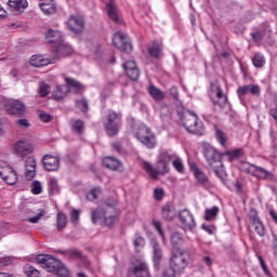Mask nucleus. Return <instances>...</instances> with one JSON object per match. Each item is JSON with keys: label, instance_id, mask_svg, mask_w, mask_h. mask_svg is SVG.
<instances>
[{"label": "nucleus", "instance_id": "obj_1", "mask_svg": "<svg viewBox=\"0 0 277 277\" xmlns=\"http://www.w3.org/2000/svg\"><path fill=\"white\" fill-rule=\"evenodd\" d=\"M203 155L207 160L210 170L216 174L219 179L224 183L226 179V173L224 172V162H222V157H227L228 161H234V159H239L242 157L243 149H234L226 153H219L213 146L206 144L203 146Z\"/></svg>", "mask_w": 277, "mask_h": 277}, {"label": "nucleus", "instance_id": "obj_2", "mask_svg": "<svg viewBox=\"0 0 277 277\" xmlns=\"http://www.w3.org/2000/svg\"><path fill=\"white\" fill-rule=\"evenodd\" d=\"M176 159V154L170 153L168 150H161L158 156V169L154 168L149 162H143V168L149 176L154 180L159 179V174H168L170 172L169 163H172Z\"/></svg>", "mask_w": 277, "mask_h": 277}, {"label": "nucleus", "instance_id": "obj_3", "mask_svg": "<svg viewBox=\"0 0 277 277\" xmlns=\"http://www.w3.org/2000/svg\"><path fill=\"white\" fill-rule=\"evenodd\" d=\"M36 261L39 263V265H41V267H43V269L50 272V274H54L55 276L60 277L70 276V271L66 268L64 263L52 255L39 254L36 258Z\"/></svg>", "mask_w": 277, "mask_h": 277}, {"label": "nucleus", "instance_id": "obj_4", "mask_svg": "<svg viewBox=\"0 0 277 277\" xmlns=\"http://www.w3.org/2000/svg\"><path fill=\"white\" fill-rule=\"evenodd\" d=\"M45 42L54 48V52L58 57L68 56V45L64 43V34L62 31L48 29Z\"/></svg>", "mask_w": 277, "mask_h": 277}, {"label": "nucleus", "instance_id": "obj_5", "mask_svg": "<svg viewBox=\"0 0 277 277\" xmlns=\"http://www.w3.org/2000/svg\"><path fill=\"white\" fill-rule=\"evenodd\" d=\"M122 124V115L114 110H108L105 121L104 129L109 137L116 136L120 133V126Z\"/></svg>", "mask_w": 277, "mask_h": 277}, {"label": "nucleus", "instance_id": "obj_6", "mask_svg": "<svg viewBox=\"0 0 277 277\" xmlns=\"http://www.w3.org/2000/svg\"><path fill=\"white\" fill-rule=\"evenodd\" d=\"M182 122L188 133H194L195 135H202L205 133V127L202 122L198 121V115L194 114V111L183 115Z\"/></svg>", "mask_w": 277, "mask_h": 277}, {"label": "nucleus", "instance_id": "obj_7", "mask_svg": "<svg viewBox=\"0 0 277 277\" xmlns=\"http://www.w3.org/2000/svg\"><path fill=\"white\" fill-rule=\"evenodd\" d=\"M116 202L107 203L104 208V211L95 210L92 212V222L97 224L100 220H105L106 226H111L116 220Z\"/></svg>", "mask_w": 277, "mask_h": 277}, {"label": "nucleus", "instance_id": "obj_8", "mask_svg": "<svg viewBox=\"0 0 277 277\" xmlns=\"http://www.w3.org/2000/svg\"><path fill=\"white\" fill-rule=\"evenodd\" d=\"M135 137L143 146H146V148H155V146H157V136L153 133V130L146 126L138 127Z\"/></svg>", "mask_w": 277, "mask_h": 277}, {"label": "nucleus", "instance_id": "obj_9", "mask_svg": "<svg viewBox=\"0 0 277 277\" xmlns=\"http://www.w3.org/2000/svg\"><path fill=\"white\" fill-rule=\"evenodd\" d=\"M114 45L121 51V53L133 52V41L123 31H117L113 37Z\"/></svg>", "mask_w": 277, "mask_h": 277}, {"label": "nucleus", "instance_id": "obj_10", "mask_svg": "<svg viewBox=\"0 0 277 277\" xmlns=\"http://www.w3.org/2000/svg\"><path fill=\"white\" fill-rule=\"evenodd\" d=\"M189 262H187V258L185 256V250H180L179 253H173L170 259V268L174 274H181Z\"/></svg>", "mask_w": 277, "mask_h": 277}, {"label": "nucleus", "instance_id": "obj_11", "mask_svg": "<svg viewBox=\"0 0 277 277\" xmlns=\"http://www.w3.org/2000/svg\"><path fill=\"white\" fill-rule=\"evenodd\" d=\"M210 97L212 98L214 107L224 109L226 105H228V97H226V94L222 91V87L217 84L211 85Z\"/></svg>", "mask_w": 277, "mask_h": 277}, {"label": "nucleus", "instance_id": "obj_12", "mask_svg": "<svg viewBox=\"0 0 277 277\" xmlns=\"http://www.w3.org/2000/svg\"><path fill=\"white\" fill-rule=\"evenodd\" d=\"M238 98L241 105H246V98L243 96L251 94V96H261V87L258 84H247L237 89Z\"/></svg>", "mask_w": 277, "mask_h": 277}, {"label": "nucleus", "instance_id": "obj_13", "mask_svg": "<svg viewBox=\"0 0 277 277\" xmlns=\"http://www.w3.org/2000/svg\"><path fill=\"white\" fill-rule=\"evenodd\" d=\"M179 220L183 230H193L196 228V220L188 209H183L179 212Z\"/></svg>", "mask_w": 277, "mask_h": 277}, {"label": "nucleus", "instance_id": "obj_14", "mask_svg": "<svg viewBox=\"0 0 277 277\" xmlns=\"http://www.w3.org/2000/svg\"><path fill=\"white\" fill-rule=\"evenodd\" d=\"M129 274L133 277H150L148 264L144 261H137L136 263H133L129 269Z\"/></svg>", "mask_w": 277, "mask_h": 277}, {"label": "nucleus", "instance_id": "obj_15", "mask_svg": "<svg viewBox=\"0 0 277 277\" xmlns=\"http://www.w3.org/2000/svg\"><path fill=\"white\" fill-rule=\"evenodd\" d=\"M34 153V145H31L27 141H17L15 143V155H17L21 159L27 157V155H31Z\"/></svg>", "mask_w": 277, "mask_h": 277}, {"label": "nucleus", "instance_id": "obj_16", "mask_svg": "<svg viewBox=\"0 0 277 277\" xmlns=\"http://www.w3.org/2000/svg\"><path fill=\"white\" fill-rule=\"evenodd\" d=\"M44 170L48 172H57L60 170V158L53 155H44L42 157Z\"/></svg>", "mask_w": 277, "mask_h": 277}, {"label": "nucleus", "instance_id": "obj_17", "mask_svg": "<svg viewBox=\"0 0 277 277\" xmlns=\"http://www.w3.org/2000/svg\"><path fill=\"white\" fill-rule=\"evenodd\" d=\"M70 21L72 23L70 30L76 36H79L85 31V17L82 15H75L70 17Z\"/></svg>", "mask_w": 277, "mask_h": 277}, {"label": "nucleus", "instance_id": "obj_18", "mask_svg": "<svg viewBox=\"0 0 277 277\" xmlns=\"http://www.w3.org/2000/svg\"><path fill=\"white\" fill-rule=\"evenodd\" d=\"M122 67L131 81H137L140 79V69L134 61H127L122 64Z\"/></svg>", "mask_w": 277, "mask_h": 277}, {"label": "nucleus", "instance_id": "obj_19", "mask_svg": "<svg viewBox=\"0 0 277 277\" xmlns=\"http://www.w3.org/2000/svg\"><path fill=\"white\" fill-rule=\"evenodd\" d=\"M65 81L67 84L57 85L56 90L53 91V96L56 101H63L70 92V78H66Z\"/></svg>", "mask_w": 277, "mask_h": 277}, {"label": "nucleus", "instance_id": "obj_20", "mask_svg": "<svg viewBox=\"0 0 277 277\" xmlns=\"http://www.w3.org/2000/svg\"><path fill=\"white\" fill-rule=\"evenodd\" d=\"M30 66H34L35 68H42L44 66H49V64H53V61H51L48 57H44L40 54H34L29 58Z\"/></svg>", "mask_w": 277, "mask_h": 277}, {"label": "nucleus", "instance_id": "obj_21", "mask_svg": "<svg viewBox=\"0 0 277 277\" xmlns=\"http://www.w3.org/2000/svg\"><path fill=\"white\" fill-rule=\"evenodd\" d=\"M106 12L110 21H114V23H120V12L118 11V6H116V2L114 0H109V2L106 3Z\"/></svg>", "mask_w": 277, "mask_h": 277}, {"label": "nucleus", "instance_id": "obj_22", "mask_svg": "<svg viewBox=\"0 0 277 277\" xmlns=\"http://www.w3.org/2000/svg\"><path fill=\"white\" fill-rule=\"evenodd\" d=\"M36 176V159L28 157L25 162V179L31 181Z\"/></svg>", "mask_w": 277, "mask_h": 277}, {"label": "nucleus", "instance_id": "obj_23", "mask_svg": "<svg viewBox=\"0 0 277 277\" xmlns=\"http://www.w3.org/2000/svg\"><path fill=\"white\" fill-rule=\"evenodd\" d=\"M39 8L45 16H51V14H55L57 6L53 0H43L39 3Z\"/></svg>", "mask_w": 277, "mask_h": 277}, {"label": "nucleus", "instance_id": "obj_24", "mask_svg": "<svg viewBox=\"0 0 277 277\" xmlns=\"http://www.w3.org/2000/svg\"><path fill=\"white\" fill-rule=\"evenodd\" d=\"M11 116H23L25 114V104L18 101H12L8 107Z\"/></svg>", "mask_w": 277, "mask_h": 277}, {"label": "nucleus", "instance_id": "obj_25", "mask_svg": "<svg viewBox=\"0 0 277 277\" xmlns=\"http://www.w3.org/2000/svg\"><path fill=\"white\" fill-rule=\"evenodd\" d=\"M102 163H103V166H105V168H108V170L118 171V170H121V168H122V162L111 156L105 157L102 160Z\"/></svg>", "mask_w": 277, "mask_h": 277}, {"label": "nucleus", "instance_id": "obj_26", "mask_svg": "<svg viewBox=\"0 0 277 277\" xmlns=\"http://www.w3.org/2000/svg\"><path fill=\"white\" fill-rule=\"evenodd\" d=\"M150 246L153 248L154 263L155 265H159V263H161V260L163 259V252L161 251V247L159 246V242H157L156 239H151Z\"/></svg>", "mask_w": 277, "mask_h": 277}, {"label": "nucleus", "instance_id": "obj_27", "mask_svg": "<svg viewBox=\"0 0 277 277\" xmlns=\"http://www.w3.org/2000/svg\"><path fill=\"white\" fill-rule=\"evenodd\" d=\"M162 217L167 222H172L176 217V208H174V205L167 203L162 207Z\"/></svg>", "mask_w": 277, "mask_h": 277}, {"label": "nucleus", "instance_id": "obj_28", "mask_svg": "<svg viewBox=\"0 0 277 277\" xmlns=\"http://www.w3.org/2000/svg\"><path fill=\"white\" fill-rule=\"evenodd\" d=\"M247 172L249 174H252V176H256L258 179H265V177H267V172L265 171V169H263L261 167H256L254 164H249L247 167Z\"/></svg>", "mask_w": 277, "mask_h": 277}, {"label": "nucleus", "instance_id": "obj_29", "mask_svg": "<svg viewBox=\"0 0 277 277\" xmlns=\"http://www.w3.org/2000/svg\"><path fill=\"white\" fill-rule=\"evenodd\" d=\"M2 181H4L6 185H16L18 175H16V171H14V169L11 167V169L6 171L4 175H2Z\"/></svg>", "mask_w": 277, "mask_h": 277}, {"label": "nucleus", "instance_id": "obj_30", "mask_svg": "<svg viewBox=\"0 0 277 277\" xmlns=\"http://www.w3.org/2000/svg\"><path fill=\"white\" fill-rule=\"evenodd\" d=\"M71 132L74 135H83V133H85V122L81 119L74 120L71 124Z\"/></svg>", "mask_w": 277, "mask_h": 277}, {"label": "nucleus", "instance_id": "obj_31", "mask_svg": "<svg viewBox=\"0 0 277 277\" xmlns=\"http://www.w3.org/2000/svg\"><path fill=\"white\" fill-rule=\"evenodd\" d=\"M85 92V85L79 80L70 79V94H83Z\"/></svg>", "mask_w": 277, "mask_h": 277}, {"label": "nucleus", "instance_id": "obj_32", "mask_svg": "<svg viewBox=\"0 0 277 277\" xmlns=\"http://www.w3.org/2000/svg\"><path fill=\"white\" fill-rule=\"evenodd\" d=\"M8 5L13 8L15 12H25L27 9V0H9Z\"/></svg>", "mask_w": 277, "mask_h": 277}, {"label": "nucleus", "instance_id": "obj_33", "mask_svg": "<svg viewBox=\"0 0 277 277\" xmlns=\"http://www.w3.org/2000/svg\"><path fill=\"white\" fill-rule=\"evenodd\" d=\"M148 92H149L151 98H154V101H163V98H166V93H163V91H161V89H159L155 85H149Z\"/></svg>", "mask_w": 277, "mask_h": 277}, {"label": "nucleus", "instance_id": "obj_34", "mask_svg": "<svg viewBox=\"0 0 277 277\" xmlns=\"http://www.w3.org/2000/svg\"><path fill=\"white\" fill-rule=\"evenodd\" d=\"M192 170L194 172V176L197 179L198 183H201V185H205L209 181V177L202 172L198 167L192 166Z\"/></svg>", "mask_w": 277, "mask_h": 277}, {"label": "nucleus", "instance_id": "obj_35", "mask_svg": "<svg viewBox=\"0 0 277 277\" xmlns=\"http://www.w3.org/2000/svg\"><path fill=\"white\" fill-rule=\"evenodd\" d=\"M161 51H163V47L159 42H154L153 47L148 49L149 55L155 58L161 57Z\"/></svg>", "mask_w": 277, "mask_h": 277}, {"label": "nucleus", "instance_id": "obj_36", "mask_svg": "<svg viewBox=\"0 0 277 277\" xmlns=\"http://www.w3.org/2000/svg\"><path fill=\"white\" fill-rule=\"evenodd\" d=\"M185 239L183 238V234L176 232L171 235V243L173 248H179V246H183Z\"/></svg>", "mask_w": 277, "mask_h": 277}, {"label": "nucleus", "instance_id": "obj_37", "mask_svg": "<svg viewBox=\"0 0 277 277\" xmlns=\"http://www.w3.org/2000/svg\"><path fill=\"white\" fill-rule=\"evenodd\" d=\"M253 224L255 226V230L260 237H265V225L261 222V219L258 216L253 217Z\"/></svg>", "mask_w": 277, "mask_h": 277}, {"label": "nucleus", "instance_id": "obj_38", "mask_svg": "<svg viewBox=\"0 0 277 277\" xmlns=\"http://www.w3.org/2000/svg\"><path fill=\"white\" fill-rule=\"evenodd\" d=\"M252 63L255 68H263L265 66V56L261 53H255L252 57Z\"/></svg>", "mask_w": 277, "mask_h": 277}, {"label": "nucleus", "instance_id": "obj_39", "mask_svg": "<svg viewBox=\"0 0 277 277\" xmlns=\"http://www.w3.org/2000/svg\"><path fill=\"white\" fill-rule=\"evenodd\" d=\"M77 109H80L82 114H87L90 109V105L88 104V100L85 97L79 98L75 101Z\"/></svg>", "mask_w": 277, "mask_h": 277}, {"label": "nucleus", "instance_id": "obj_40", "mask_svg": "<svg viewBox=\"0 0 277 277\" xmlns=\"http://www.w3.org/2000/svg\"><path fill=\"white\" fill-rule=\"evenodd\" d=\"M217 213H220V208L214 206L211 209L206 210L205 220H207V222H211V220H215L217 217Z\"/></svg>", "mask_w": 277, "mask_h": 277}, {"label": "nucleus", "instance_id": "obj_41", "mask_svg": "<svg viewBox=\"0 0 277 277\" xmlns=\"http://www.w3.org/2000/svg\"><path fill=\"white\" fill-rule=\"evenodd\" d=\"M47 214V211L44 209H39L35 216L28 217V222L30 224H38L40 220H42V216Z\"/></svg>", "mask_w": 277, "mask_h": 277}, {"label": "nucleus", "instance_id": "obj_42", "mask_svg": "<svg viewBox=\"0 0 277 277\" xmlns=\"http://www.w3.org/2000/svg\"><path fill=\"white\" fill-rule=\"evenodd\" d=\"M24 272L27 277H40V271H38L36 267L31 265H26L24 267Z\"/></svg>", "mask_w": 277, "mask_h": 277}, {"label": "nucleus", "instance_id": "obj_43", "mask_svg": "<svg viewBox=\"0 0 277 277\" xmlns=\"http://www.w3.org/2000/svg\"><path fill=\"white\" fill-rule=\"evenodd\" d=\"M50 90H51V87H49L48 83H45V82H40L39 83L38 92H39V96H41V98H44L45 96H49Z\"/></svg>", "mask_w": 277, "mask_h": 277}, {"label": "nucleus", "instance_id": "obj_44", "mask_svg": "<svg viewBox=\"0 0 277 277\" xmlns=\"http://www.w3.org/2000/svg\"><path fill=\"white\" fill-rule=\"evenodd\" d=\"M49 189L51 194H57L60 192V184L57 183V179L55 177L49 179Z\"/></svg>", "mask_w": 277, "mask_h": 277}, {"label": "nucleus", "instance_id": "obj_45", "mask_svg": "<svg viewBox=\"0 0 277 277\" xmlns=\"http://www.w3.org/2000/svg\"><path fill=\"white\" fill-rule=\"evenodd\" d=\"M173 168L180 172V174H183L185 172V166H183V160L179 158V156H175V159H173Z\"/></svg>", "mask_w": 277, "mask_h": 277}, {"label": "nucleus", "instance_id": "obj_46", "mask_svg": "<svg viewBox=\"0 0 277 277\" xmlns=\"http://www.w3.org/2000/svg\"><path fill=\"white\" fill-rule=\"evenodd\" d=\"M31 194H42V183L40 181H34L30 185Z\"/></svg>", "mask_w": 277, "mask_h": 277}, {"label": "nucleus", "instance_id": "obj_47", "mask_svg": "<svg viewBox=\"0 0 277 277\" xmlns=\"http://www.w3.org/2000/svg\"><path fill=\"white\" fill-rule=\"evenodd\" d=\"M216 140L221 144V146L226 147V134L222 130H216Z\"/></svg>", "mask_w": 277, "mask_h": 277}, {"label": "nucleus", "instance_id": "obj_48", "mask_svg": "<svg viewBox=\"0 0 277 277\" xmlns=\"http://www.w3.org/2000/svg\"><path fill=\"white\" fill-rule=\"evenodd\" d=\"M12 167H10V164H8V162L0 160V177L2 179L3 176H5V174L8 173V171Z\"/></svg>", "mask_w": 277, "mask_h": 277}, {"label": "nucleus", "instance_id": "obj_49", "mask_svg": "<svg viewBox=\"0 0 277 277\" xmlns=\"http://www.w3.org/2000/svg\"><path fill=\"white\" fill-rule=\"evenodd\" d=\"M67 222H66V214L64 213H58L57 216V228H64V226H66Z\"/></svg>", "mask_w": 277, "mask_h": 277}, {"label": "nucleus", "instance_id": "obj_50", "mask_svg": "<svg viewBox=\"0 0 277 277\" xmlns=\"http://www.w3.org/2000/svg\"><path fill=\"white\" fill-rule=\"evenodd\" d=\"M144 246H146V240L144 239V237H137L134 240V248L136 250H142V248H144Z\"/></svg>", "mask_w": 277, "mask_h": 277}, {"label": "nucleus", "instance_id": "obj_51", "mask_svg": "<svg viewBox=\"0 0 277 277\" xmlns=\"http://www.w3.org/2000/svg\"><path fill=\"white\" fill-rule=\"evenodd\" d=\"M98 194H101V190L97 188H94L87 194V199L91 201L96 200V198H98Z\"/></svg>", "mask_w": 277, "mask_h": 277}, {"label": "nucleus", "instance_id": "obj_52", "mask_svg": "<svg viewBox=\"0 0 277 277\" xmlns=\"http://www.w3.org/2000/svg\"><path fill=\"white\" fill-rule=\"evenodd\" d=\"M39 118L42 122H51L53 120V117L44 111L39 113Z\"/></svg>", "mask_w": 277, "mask_h": 277}, {"label": "nucleus", "instance_id": "obj_53", "mask_svg": "<svg viewBox=\"0 0 277 277\" xmlns=\"http://www.w3.org/2000/svg\"><path fill=\"white\" fill-rule=\"evenodd\" d=\"M15 124L22 127V129H29V121L27 119H17Z\"/></svg>", "mask_w": 277, "mask_h": 277}, {"label": "nucleus", "instance_id": "obj_54", "mask_svg": "<svg viewBox=\"0 0 277 277\" xmlns=\"http://www.w3.org/2000/svg\"><path fill=\"white\" fill-rule=\"evenodd\" d=\"M154 198H155L156 200H163V189H161V188H156V189L154 190Z\"/></svg>", "mask_w": 277, "mask_h": 277}, {"label": "nucleus", "instance_id": "obj_55", "mask_svg": "<svg viewBox=\"0 0 277 277\" xmlns=\"http://www.w3.org/2000/svg\"><path fill=\"white\" fill-rule=\"evenodd\" d=\"M70 256L71 259H83V254L79 251V249H71Z\"/></svg>", "mask_w": 277, "mask_h": 277}, {"label": "nucleus", "instance_id": "obj_56", "mask_svg": "<svg viewBox=\"0 0 277 277\" xmlns=\"http://www.w3.org/2000/svg\"><path fill=\"white\" fill-rule=\"evenodd\" d=\"M12 263V258L4 256L0 259V267H6V265H10Z\"/></svg>", "mask_w": 277, "mask_h": 277}, {"label": "nucleus", "instance_id": "obj_57", "mask_svg": "<svg viewBox=\"0 0 277 277\" xmlns=\"http://www.w3.org/2000/svg\"><path fill=\"white\" fill-rule=\"evenodd\" d=\"M79 215H81V211L74 209L71 212V220L74 224H77V222L79 221Z\"/></svg>", "mask_w": 277, "mask_h": 277}, {"label": "nucleus", "instance_id": "obj_58", "mask_svg": "<svg viewBox=\"0 0 277 277\" xmlns=\"http://www.w3.org/2000/svg\"><path fill=\"white\" fill-rule=\"evenodd\" d=\"M259 261H260V264H261V267H262L263 272L266 275H269V269L267 268V264H265V260H263V256L259 255Z\"/></svg>", "mask_w": 277, "mask_h": 277}, {"label": "nucleus", "instance_id": "obj_59", "mask_svg": "<svg viewBox=\"0 0 277 277\" xmlns=\"http://www.w3.org/2000/svg\"><path fill=\"white\" fill-rule=\"evenodd\" d=\"M252 36L255 42H263V38H264L263 32L258 31V32H254Z\"/></svg>", "mask_w": 277, "mask_h": 277}, {"label": "nucleus", "instance_id": "obj_60", "mask_svg": "<svg viewBox=\"0 0 277 277\" xmlns=\"http://www.w3.org/2000/svg\"><path fill=\"white\" fill-rule=\"evenodd\" d=\"M154 226H155L156 230H158L160 237H163V229H161V222L154 221Z\"/></svg>", "mask_w": 277, "mask_h": 277}, {"label": "nucleus", "instance_id": "obj_61", "mask_svg": "<svg viewBox=\"0 0 277 277\" xmlns=\"http://www.w3.org/2000/svg\"><path fill=\"white\" fill-rule=\"evenodd\" d=\"M113 149L115 150V153L122 154V145L120 144V142L113 143Z\"/></svg>", "mask_w": 277, "mask_h": 277}, {"label": "nucleus", "instance_id": "obj_62", "mask_svg": "<svg viewBox=\"0 0 277 277\" xmlns=\"http://www.w3.org/2000/svg\"><path fill=\"white\" fill-rule=\"evenodd\" d=\"M170 93L173 96V98H179V90L176 89V87H172L170 89Z\"/></svg>", "mask_w": 277, "mask_h": 277}, {"label": "nucleus", "instance_id": "obj_63", "mask_svg": "<svg viewBox=\"0 0 277 277\" xmlns=\"http://www.w3.org/2000/svg\"><path fill=\"white\" fill-rule=\"evenodd\" d=\"M269 116H272V118H274V120L277 122V108H271Z\"/></svg>", "mask_w": 277, "mask_h": 277}, {"label": "nucleus", "instance_id": "obj_64", "mask_svg": "<svg viewBox=\"0 0 277 277\" xmlns=\"http://www.w3.org/2000/svg\"><path fill=\"white\" fill-rule=\"evenodd\" d=\"M203 263L210 267V265H213V260H211L210 256H205L203 258Z\"/></svg>", "mask_w": 277, "mask_h": 277}]
</instances>
